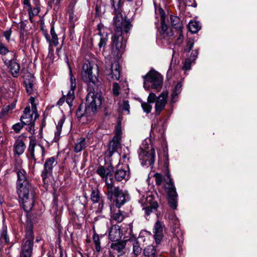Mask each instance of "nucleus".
Returning a JSON list of instances; mask_svg holds the SVG:
<instances>
[{
    "label": "nucleus",
    "instance_id": "1",
    "mask_svg": "<svg viewBox=\"0 0 257 257\" xmlns=\"http://www.w3.org/2000/svg\"><path fill=\"white\" fill-rule=\"evenodd\" d=\"M16 171L17 175V192L22 199L24 209L26 212H29L32 210L34 202V188L24 169H17Z\"/></svg>",
    "mask_w": 257,
    "mask_h": 257
},
{
    "label": "nucleus",
    "instance_id": "2",
    "mask_svg": "<svg viewBox=\"0 0 257 257\" xmlns=\"http://www.w3.org/2000/svg\"><path fill=\"white\" fill-rule=\"evenodd\" d=\"M144 87L147 90L151 88L159 89L162 87L163 77L161 75L155 70H151L143 76Z\"/></svg>",
    "mask_w": 257,
    "mask_h": 257
},
{
    "label": "nucleus",
    "instance_id": "3",
    "mask_svg": "<svg viewBox=\"0 0 257 257\" xmlns=\"http://www.w3.org/2000/svg\"><path fill=\"white\" fill-rule=\"evenodd\" d=\"M150 140L143 141L140 147L139 154L140 160L142 161V164L145 165H152L155 162V150L151 145L149 144Z\"/></svg>",
    "mask_w": 257,
    "mask_h": 257
},
{
    "label": "nucleus",
    "instance_id": "4",
    "mask_svg": "<svg viewBox=\"0 0 257 257\" xmlns=\"http://www.w3.org/2000/svg\"><path fill=\"white\" fill-rule=\"evenodd\" d=\"M101 95L100 93H95L93 92H89L86 97V114L93 115L97 110V107L101 104Z\"/></svg>",
    "mask_w": 257,
    "mask_h": 257
},
{
    "label": "nucleus",
    "instance_id": "5",
    "mask_svg": "<svg viewBox=\"0 0 257 257\" xmlns=\"http://www.w3.org/2000/svg\"><path fill=\"white\" fill-rule=\"evenodd\" d=\"M96 173L99 176L105 179L107 192L106 193L107 198L111 200L113 195V187L114 186L113 180L110 174L111 170L109 168H104L103 166H99L96 170Z\"/></svg>",
    "mask_w": 257,
    "mask_h": 257
},
{
    "label": "nucleus",
    "instance_id": "6",
    "mask_svg": "<svg viewBox=\"0 0 257 257\" xmlns=\"http://www.w3.org/2000/svg\"><path fill=\"white\" fill-rule=\"evenodd\" d=\"M34 241V234L31 226L27 228L20 257H31Z\"/></svg>",
    "mask_w": 257,
    "mask_h": 257
},
{
    "label": "nucleus",
    "instance_id": "7",
    "mask_svg": "<svg viewBox=\"0 0 257 257\" xmlns=\"http://www.w3.org/2000/svg\"><path fill=\"white\" fill-rule=\"evenodd\" d=\"M168 181L164 184V189L168 195V200L170 207L173 209L177 208V194L175 186L170 178V175H167Z\"/></svg>",
    "mask_w": 257,
    "mask_h": 257
},
{
    "label": "nucleus",
    "instance_id": "8",
    "mask_svg": "<svg viewBox=\"0 0 257 257\" xmlns=\"http://www.w3.org/2000/svg\"><path fill=\"white\" fill-rule=\"evenodd\" d=\"M113 24L116 27L115 32L124 31L126 33H127L132 27L131 23L123 19L121 12H115Z\"/></svg>",
    "mask_w": 257,
    "mask_h": 257
},
{
    "label": "nucleus",
    "instance_id": "9",
    "mask_svg": "<svg viewBox=\"0 0 257 257\" xmlns=\"http://www.w3.org/2000/svg\"><path fill=\"white\" fill-rule=\"evenodd\" d=\"M93 66L91 63L84 64L81 73L82 78L87 83L90 84L91 83L93 84H96L98 80L97 77L93 74Z\"/></svg>",
    "mask_w": 257,
    "mask_h": 257
},
{
    "label": "nucleus",
    "instance_id": "10",
    "mask_svg": "<svg viewBox=\"0 0 257 257\" xmlns=\"http://www.w3.org/2000/svg\"><path fill=\"white\" fill-rule=\"evenodd\" d=\"M105 74L109 81L111 80H118L120 77V69L119 63L116 61H114L111 63L108 64L106 66Z\"/></svg>",
    "mask_w": 257,
    "mask_h": 257
},
{
    "label": "nucleus",
    "instance_id": "11",
    "mask_svg": "<svg viewBox=\"0 0 257 257\" xmlns=\"http://www.w3.org/2000/svg\"><path fill=\"white\" fill-rule=\"evenodd\" d=\"M122 32H115L111 37L112 43V51L116 53V56L122 53L124 49L125 45L122 42Z\"/></svg>",
    "mask_w": 257,
    "mask_h": 257
},
{
    "label": "nucleus",
    "instance_id": "12",
    "mask_svg": "<svg viewBox=\"0 0 257 257\" xmlns=\"http://www.w3.org/2000/svg\"><path fill=\"white\" fill-rule=\"evenodd\" d=\"M113 195L115 198V205L118 208H120L130 199L127 192L120 189L118 187L113 189Z\"/></svg>",
    "mask_w": 257,
    "mask_h": 257
},
{
    "label": "nucleus",
    "instance_id": "13",
    "mask_svg": "<svg viewBox=\"0 0 257 257\" xmlns=\"http://www.w3.org/2000/svg\"><path fill=\"white\" fill-rule=\"evenodd\" d=\"M121 130L120 124H118L115 129V135L112 140L109 143L108 152L110 156H111L120 146L121 139Z\"/></svg>",
    "mask_w": 257,
    "mask_h": 257
},
{
    "label": "nucleus",
    "instance_id": "14",
    "mask_svg": "<svg viewBox=\"0 0 257 257\" xmlns=\"http://www.w3.org/2000/svg\"><path fill=\"white\" fill-rule=\"evenodd\" d=\"M57 162L54 157H51L46 161L44 169L42 173V177L44 183H48V179L51 176L53 167L56 166Z\"/></svg>",
    "mask_w": 257,
    "mask_h": 257
},
{
    "label": "nucleus",
    "instance_id": "15",
    "mask_svg": "<svg viewBox=\"0 0 257 257\" xmlns=\"http://www.w3.org/2000/svg\"><path fill=\"white\" fill-rule=\"evenodd\" d=\"M129 167L127 164L118 165L115 171V178L117 181L127 180L130 178Z\"/></svg>",
    "mask_w": 257,
    "mask_h": 257
},
{
    "label": "nucleus",
    "instance_id": "16",
    "mask_svg": "<svg viewBox=\"0 0 257 257\" xmlns=\"http://www.w3.org/2000/svg\"><path fill=\"white\" fill-rule=\"evenodd\" d=\"M159 11L161 16V30L160 34L164 38H167L172 37L174 35V32L172 30L168 28L165 24V13L163 10L161 8L159 9Z\"/></svg>",
    "mask_w": 257,
    "mask_h": 257
},
{
    "label": "nucleus",
    "instance_id": "17",
    "mask_svg": "<svg viewBox=\"0 0 257 257\" xmlns=\"http://www.w3.org/2000/svg\"><path fill=\"white\" fill-rule=\"evenodd\" d=\"M168 96V93L164 91L158 97L156 101L155 109L158 113L164 108L167 103Z\"/></svg>",
    "mask_w": 257,
    "mask_h": 257
},
{
    "label": "nucleus",
    "instance_id": "18",
    "mask_svg": "<svg viewBox=\"0 0 257 257\" xmlns=\"http://www.w3.org/2000/svg\"><path fill=\"white\" fill-rule=\"evenodd\" d=\"M36 151V153L39 155H43L44 151V148L43 146L40 145L36 144V142L34 140L31 139L30 142V145L29 147V151L30 153L32 158L35 161L36 159L35 157V151Z\"/></svg>",
    "mask_w": 257,
    "mask_h": 257
},
{
    "label": "nucleus",
    "instance_id": "19",
    "mask_svg": "<svg viewBox=\"0 0 257 257\" xmlns=\"http://www.w3.org/2000/svg\"><path fill=\"white\" fill-rule=\"evenodd\" d=\"M122 235V232L120 228L118 225H114L112 226L109 230V238L112 241H117L120 239Z\"/></svg>",
    "mask_w": 257,
    "mask_h": 257
},
{
    "label": "nucleus",
    "instance_id": "20",
    "mask_svg": "<svg viewBox=\"0 0 257 257\" xmlns=\"http://www.w3.org/2000/svg\"><path fill=\"white\" fill-rule=\"evenodd\" d=\"M5 63L9 69L13 76L18 77L20 70V64L15 60H6Z\"/></svg>",
    "mask_w": 257,
    "mask_h": 257
},
{
    "label": "nucleus",
    "instance_id": "21",
    "mask_svg": "<svg viewBox=\"0 0 257 257\" xmlns=\"http://www.w3.org/2000/svg\"><path fill=\"white\" fill-rule=\"evenodd\" d=\"M70 76L71 90L68 92V93L67 94L66 102L70 106H71L72 105V102L75 97L74 90L76 87V80L74 77L72 76L71 71H70Z\"/></svg>",
    "mask_w": 257,
    "mask_h": 257
},
{
    "label": "nucleus",
    "instance_id": "22",
    "mask_svg": "<svg viewBox=\"0 0 257 257\" xmlns=\"http://www.w3.org/2000/svg\"><path fill=\"white\" fill-rule=\"evenodd\" d=\"M154 233L156 242L157 244H159L163 236V225L160 222L157 221L155 223Z\"/></svg>",
    "mask_w": 257,
    "mask_h": 257
},
{
    "label": "nucleus",
    "instance_id": "23",
    "mask_svg": "<svg viewBox=\"0 0 257 257\" xmlns=\"http://www.w3.org/2000/svg\"><path fill=\"white\" fill-rule=\"evenodd\" d=\"M113 208V206L111 205L110 207L111 219L116 222H121L125 217L124 213L119 209L116 211L114 210Z\"/></svg>",
    "mask_w": 257,
    "mask_h": 257
},
{
    "label": "nucleus",
    "instance_id": "24",
    "mask_svg": "<svg viewBox=\"0 0 257 257\" xmlns=\"http://www.w3.org/2000/svg\"><path fill=\"white\" fill-rule=\"evenodd\" d=\"M86 107L84 105H80L78 109H77L76 112V115L78 119H81L82 118H86L87 120H82L83 122H85V121H90L91 117L93 115H89V114H86Z\"/></svg>",
    "mask_w": 257,
    "mask_h": 257
},
{
    "label": "nucleus",
    "instance_id": "25",
    "mask_svg": "<svg viewBox=\"0 0 257 257\" xmlns=\"http://www.w3.org/2000/svg\"><path fill=\"white\" fill-rule=\"evenodd\" d=\"M50 34H51V37L52 38L50 39L48 35L47 34H45V37L46 38V39H47V40L49 42V49L50 50H51V46L52 45H54L55 46H57V45L58 44V37H57V34H56L55 31H54V28L53 27H52L51 28V30H50Z\"/></svg>",
    "mask_w": 257,
    "mask_h": 257
},
{
    "label": "nucleus",
    "instance_id": "26",
    "mask_svg": "<svg viewBox=\"0 0 257 257\" xmlns=\"http://www.w3.org/2000/svg\"><path fill=\"white\" fill-rule=\"evenodd\" d=\"M139 202L143 206L151 205L153 206L154 208H156L157 207V204L155 202L153 197L150 195H147L146 197L143 196Z\"/></svg>",
    "mask_w": 257,
    "mask_h": 257
},
{
    "label": "nucleus",
    "instance_id": "27",
    "mask_svg": "<svg viewBox=\"0 0 257 257\" xmlns=\"http://www.w3.org/2000/svg\"><path fill=\"white\" fill-rule=\"evenodd\" d=\"M170 23L172 27L177 31H180L183 29L182 22L179 17L175 16H170Z\"/></svg>",
    "mask_w": 257,
    "mask_h": 257
},
{
    "label": "nucleus",
    "instance_id": "28",
    "mask_svg": "<svg viewBox=\"0 0 257 257\" xmlns=\"http://www.w3.org/2000/svg\"><path fill=\"white\" fill-rule=\"evenodd\" d=\"M26 148L24 142L21 140H17L14 146V151L15 154L20 155L22 154Z\"/></svg>",
    "mask_w": 257,
    "mask_h": 257
},
{
    "label": "nucleus",
    "instance_id": "29",
    "mask_svg": "<svg viewBox=\"0 0 257 257\" xmlns=\"http://www.w3.org/2000/svg\"><path fill=\"white\" fill-rule=\"evenodd\" d=\"M130 242L133 245V253L135 257L138 256L142 252V248L140 247L139 241L135 237L130 238Z\"/></svg>",
    "mask_w": 257,
    "mask_h": 257
},
{
    "label": "nucleus",
    "instance_id": "30",
    "mask_svg": "<svg viewBox=\"0 0 257 257\" xmlns=\"http://www.w3.org/2000/svg\"><path fill=\"white\" fill-rule=\"evenodd\" d=\"M88 146V142L85 138H80L79 141L75 144L74 151L76 153L81 152Z\"/></svg>",
    "mask_w": 257,
    "mask_h": 257
},
{
    "label": "nucleus",
    "instance_id": "31",
    "mask_svg": "<svg viewBox=\"0 0 257 257\" xmlns=\"http://www.w3.org/2000/svg\"><path fill=\"white\" fill-rule=\"evenodd\" d=\"M74 5H70L68 7L69 21L72 27L74 26V23L77 20L78 17L74 12Z\"/></svg>",
    "mask_w": 257,
    "mask_h": 257
},
{
    "label": "nucleus",
    "instance_id": "32",
    "mask_svg": "<svg viewBox=\"0 0 257 257\" xmlns=\"http://www.w3.org/2000/svg\"><path fill=\"white\" fill-rule=\"evenodd\" d=\"M144 255L146 257H156V250L152 245H148L144 249Z\"/></svg>",
    "mask_w": 257,
    "mask_h": 257
},
{
    "label": "nucleus",
    "instance_id": "33",
    "mask_svg": "<svg viewBox=\"0 0 257 257\" xmlns=\"http://www.w3.org/2000/svg\"><path fill=\"white\" fill-rule=\"evenodd\" d=\"M10 242V239L7 233V227L4 226L0 237V243L4 245L8 244Z\"/></svg>",
    "mask_w": 257,
    "mask_h": 257
},
{
    "label": "nucleus",
    "instance_id": "34",
    "mask_svg": "<svg viewBox=\"0 0 257 257\" xmlns=\"http://www.w3.org/2000/svg\"><path fill=\"white\" fill-rule=\"evenodd\" d=\"M64 122V119L62 118L60 120H59V121L58 122V124L56 126V131L55 133V137L54 139V140L56 142H57L60 139V134L62 131V128Z\"/></svg>",
    "mask_w": 257,
    "mask_h": 257
},
{
    "label": "nucleus",
    "instance_id": "35",
    "mask_svg": "<svg viewBox=\"0 0 257 257\" xmlns=\"http://www.w3.org/2000/svg\"><path fill=\"white\" fill-rule=\"evenodd\" d=\"M182 88V84L178 83L175 87L173 92L172 94L171 102L175 103L177 100L178 94L181 92Z\"/></svg>",
    "mask_w": 257,
    "mask_h": 257
},
{
    "label": "nucleus",
    "instance_id": "36",
    "mask_svg": "<svg viewBox=\"0 0 257 257\" xmlns=\"http://www.w3.org/2000/svg\"><path fill=\"white\" fill-rule=\"evenodd\" d=\"M169 219L170 220V225L174 229V231H176L177 229H179V222L177 217L173 214L170 215L169 216Z\"/></svg>",
    "mask_w": 257,
    "mask_h": 257
},
{
    "label": "nucleus",
    "instance_id": "37",
    "mask_svg": "<svg viewBox=\"0 0 257 257\" xmlns=\"http://www.w3.org/2000/svg\"><path fill=\"white\" fill-rule=\"evenodd\" d=\"M189 30L192 33L197 32L200 29V26L198 22L196 21H191L188 25Z\"/></svg>",
    "mask_w": 257,
    "mask_h": 257
},
{
    "label": "nucleus",
    "instance_id": "38",
    "mask_svg": "<svg viewBox=\"0 0 257 257\" xmlns=\"http://www.w3.org/2000/svg\"><path fill=\"white\" fill-rule=\"evenodd\" d=\"M22 123L25 125H31L33 123V114L23 115L21 117Z\"/></svg>",
    "mask_w": 257,
    "mask_h": 257
},
{
    "label": "nucleus",
    "instance_id": "39",
    "mask_svg": "<svg viewBox=\"0 0 257 257\" xmlns=\"http://www.w3.org/2000/svg\"><path fill=\"white\" fill-rule=\"evenodd\" d=\"M112 5L114 9V12H121L122 6L121 0H111Z\"/></svg>",
    "mask_w": 257,
    "mask_h": 257
},
{
    "label": "nucleus",
    "instance_id": "40",
    "mask_svg": "<svg viewBox=\"0 0 257 257\" xmlns=\"http://www.w3.org/2000/svg\"><path fill=\"white\" fill-rule=\"evenodd\" d=\"M100 198V192L98 189L93 190L91 194V199L93 203H97Z\"/></svg>",
    "mask_w": 257,
    "mask_h": 257
},
{
    "label": "nucleus",
    "instance_id": "41",
    "mask_svg": "<svg viewBox=\"0 0 257 257\" xmlns=\"http://www.w3.org/2000/svg\"><path fill=\"white\" fill-rule=\"evenodd\" d=\"M99 34L100 36V38L98 46L99 48H101L106 44L108 40V37L107 34H101L100 32H99Z\"/></svg>",
    "mask_w": 257,
    "mask_h": 257
},
{
    "label": "nucleus",
    "instance_id": "42",
    "mask_svg": "<svg viewBox=\"0 0 257 257\" xmlns=\"http://www.w3.org/2000/svg\"><path fill=\"white\" fill-rule=\"evenodd\" d=\"M93 242L95 245V249L97 251L99 252L100 250L101 247L100 245V239L99 236L97 234H94L93 237Z\"/></svg>",
    "mask_w": 257,
    "mask_h": 257
},
{
    "label": "nucleus",
    "instance_id": "43",
    "mask_svg": "<svg viewBox=\"0 0 257 257\" xmlns=\"http://www.w3.org/2000/svg\"><path fill=\"white\" fill-rule=\"evenodd\" d=\"M25 87L27 93L31 94L33 91V84L30 80L25 81Z\"/></svg>",
    "mask_w": 257,
    "mask_h": 257
},
{
    "label": "nucleus",
    "instance_id": "44",
    "mask_svg": "<svg viewBox=\"0 0 257 257\" xmlns=\"http://www.w3.org/2000/svg\"><path fill=\"white\" fill-rule=\"evenodd\" d=\"M120 108L127 112V114L130 113V105L127 100H123L120 104Z\"/></svg>",
    "mask_w": 257,
    "mask_h": 257
},
{
    "label": "nucleus",
    "instance_id": "45",
    "mask_svg": "<svg viewBox=\"0 0 257 257\" xmlns=\"http://www.w3.org/2000/svg\"><path fill=\"white\" fill-rule=\"evenodd\" d=\"M193 62L194 61L191 59V58L186 59L183 63V69L185 71L190 70L191 65Z\"/></svg>",
    "mask_w": 257,
    "mask_h": 257
},
{
    "label": "nucleus",
    "instance_id": "46",
    "mask_svg": "<svg viewBox=\"0 0 257 257\" xmlns=\"http://www.w3.org/2000/svg\"><path fill=\"white\" fill-rule=\"evenodd\" d=\"M194 44V40L192 38H189L187 40L186 47L185 49V51L189 52L192 48L193 47Z\"/></svg>",
    "mask_w": 257,
    "mask_h": 257
},
{
    "label": "nucleus",
    "instance_id": "47",
    "mask_svg": "<svg viewBox=\"0 0 257 257\" xmlns=\"http://www.w3.org/2000/svg\"><path fill=\"white\" fill-rule=\"evenodd\" d=\"M39 12L40 10L38 7H35L33 9H32L31 8L29 9L30 18L32 19L34 16L38 15L39 13Z\"/></svg>",
    "mask_w": 257,
    "mask_h": 257
},
{
    "label": "nucleus",
    "instance_id": "48",
    "mask_svg": "<svg viewBox=\"0 0 257 257\" xmlns=\"http://www.w3.org/2000/svg\"><path fill=\"white\" fill-rule=\"evenodd\" d=\"M151 103L149 102H143L142 103V107L144 110V111L147 113H149L151 112L152 110V106L150 104Z\"/></svg>",
    "mask_w": 257,
    "mask_h": 257
},
{
    "label": "nucleus",
    "instance_id": "49",
    "mask_svg": "<svg viewBox=\"0 0 257 257\" xmlns=\"http://www.w3.org/2000/svg\"><path fill=\"white\" fill-rule=\"evenodd\" d=\"M158 97L156 96V94L153 92H151L149 94L148 97V101L149 103H154L156 102V101Z\"/></svg>",
    "mask_w": 257,
    "mask_h": 257
},
{
    "label": "nucleus",
    "instance_id": "50",
    "mask_svg": "<svg viewBox=\"0 0 257 257\" xmlns=\"http://www.w3.org/2000/svg\"><path fill=\"white\" fill-rule=\"evenodd\" d=\"M62 0H49V4L54 6V9H58Z\"/></svg>",
    "mask_w": 257,
    "mask_h": 257
},
{
    "label": "nucleus",
    "instance_id": "51",
    "mask_svg": "<svg viewBox=\"0 0 257 257\" xmlns=\"http://www.w3.org/2000/svg\"><path fill=\"white\" fill-rule=\"evenodd\" d=\"M178 32L179 34V37L177 38L176 44L178 45H181L183 43L184 41V37L182 35V30L180 31H178Z\"/></svg>",
    "mask_w": 257,
    "mask_h": 257
},
{
    "label": "nucleus",
    "instance_id": "52",
    "mask_svg": "<svg viewBox=\"0 0 257 257\" xmlns=\"http://www.w3.org/2000/svg\"><path fill=\"white\" fill-rule=\"evenodd\" d=\"M8 52L9 50L6 46L4 44L0 43V54L3 55H6Z\"/></svg>",
    "mask_w": 257,
    "mask_h": 257
},
{
    "label": "nucleus",
    "instance_id": "53",
    "mask_svg": "<svg viewBox=\"0 0 257 257\" xmlns=\"http://www.w3.org/2000/svg\"><path fill=\"white\" fill-rule=\"evenodd\" d=\"M154 176L156 179V184L158 185H160L162 183L163 180L162 175L159 173H156Z\"/></svg>",
    "mask_w": 257,
    "mask_h": 257
},
{
    "label": "nucleus",
    "instance_id": "54",
    "mask_svg": "<svg viewBox=\"0 0 257 257\" xmlns=\"http://www.w3.org/2000/svg\"><path fill=\"white\" fill-rule=\"evenodd\" d=\"M23 125H24V124L22 122V123L19 122V123H17L13 125V128L16 133H18L22 129Z\"/></svg>",
    "mask_w": 257,
    "mask_h": 257
},
{
    "label": "nucleus",
    "instance_id": "55",
    "mask_svg": "<svg viewBox=\"0 0 257 257\" xmlns=\"http://www.w3.org/2000/svg\"><path fill=\"white\" fill-rule=\"evenodd\" d=\"M113 92L115 96L119 95V86L116 83H114L113 85Z\"/></svg>",
    "mask_w": 257,
    "mask_h": 257
},
{
    "label": "nucleus",
    "instance_id": "56",
    "mask_svg": "<svg viewBox=\"0 0 257 257\" xmlns=\"http://www.w3.org/2000/svg\"><path fill=\"white\" fill-rule=\"evenodd\" d=\"M156 208H154L153 206L149 205L146 206L144 208V209L145 210V213L147 215H149L150 213L152 211L153 209H156Z\"/></svg>",
    "mask_w": 257,
    "mask_h": 257
},
{
    "label": "nucleus",
    "instance_id": "57",
    "mask_svg": "<svg viewBox=\"0 0 257 257\" xmlns=\"http://www.w3.org/2000/svg\"><path fill=\"white\" fill-rule=\"evenodd\" d=\"M198 55V50H194V51H193L192 52L190 58H191V59L193 61H195V60H196V58L197 57Z\"/></svg>",
    "mask_w": 257,
    "mask_h": 257
},
{
    "label": "nucleus",
    "instance_id": "58",
    "mask_svg": "<svg viewBox=\"0 0 257 257\" xmlns=\"http://www.w3.org/2000/svg\"><path fill=\"white\" fill-rule=\"evenodd\" d=\"M12 34V31L11 30H9L4 32V35L6 37V39L9 41L10 39V37Z\"/></svg>",
    "mask_w": 257,
    "mask_h": 257
},
{
    "label": "nucleus",
    "instance_id": "59",
    "mask_svg": "<svg viewBox=\"0 0 257 257\" xmlns=\"http://www.w3.org/2000/svg\"><path fill=\"white\" fill-rule=\"evenodd\" d=\"M30 100H31V103L32 104V109L34 110V111H35L36 109V106L34 103L35 99L33 97H31Z\"/></svg>",
    "mask_w": 257,
    "mask_h": 257
},
{
    "label": "nucleus",
    "instance_id": "60",
    "mask_svg": "<svg viewBox=\"0 0 257 257\" xmlns=\"http://www.w3.org/2000/svg\"><path fill=\"white\" fill-rule=\"evenodd\" d=\"M30 107H27L25 108L24 111V114L23 115H28L30 114Z\"/></svg>",
    "mask_w": 257,
    "mask_h": 257
},
{
    "label": "nucleus",
    "instance_id": "61",
    "mask_svg": "<svg viewBox=\"0 0 257 257\" xmlns=\"http://www.w3.org/2000/svg\"><path fill=\"white\" fill-rule=\"evenodd\" d=\"M23 4L25 5L28 6L29 7V9L31 8L30 0H23Z\"/></svg>",
    "mask_w": 257,
    "mask_h": 257
},
{
    "label": "nucleus",
    "instance_id": "62",
    "mask_svg": "<svg viewBox=\"0 0 257 257\" xmlns=\"http://www.w3.org/2000/svg\"><path fill=\"white\" fill-rule=\"evenodd\" d=\"M64 100L63 98H61L59 99V100L57 102V104L59 105H61L62 103L64 102Z\"/></svg>",
    "mask_w": 257,
    "mask_h": 257
},
{
    "label": "nucleus",
    "instance_id": "63",
    "mask_svg": "<svg viewBox=\"0 0 257 257\" xmlns=\"http://www.w3.org/2000/svg\"><path fill=\"white\" fill-rule=\"evenodd\" d=\"M2 114L0 115V117H1L2 116L5 115L6 113V111H5L4 109H3L1 111Z\"/></svg>",
    "mask_w": 257,
    "mask_h": 257
}]
</instances>
